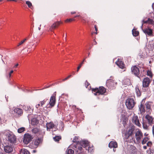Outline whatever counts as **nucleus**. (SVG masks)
Returning <instances> with one entry per match:
<instances>
[{
  "label": "nucleus",
  "mask_w": 154,
  "mask_h": 154,
  "mask_svg": "<svg viewBox=\"0 0 154 154\" xmlns=\"http://www.w3.org/2000/svg\"><path fill=\"white\" fill-rule=\"evenodd\" d=\"M81 144L84 147H85L88 146L89 143L87 140H82L81 142Z\"/></svg>",
  "instance_id": "nucleus-23"
},
{
  "label": "nucleus",
  "mask_w": 154,
  "mask_h": 154,
  "mask_svg": "<svg viewBox=\"0 0 154 154\" xmlns=\"http://www.w3.org/2000/svg\"><path fill=\"white\" fill-rule=\"evenodd\" d=\"M109 146L110 148H116L118 147L117 143L116 142L111 141L109 143Z\"/></svg>",
  "instance_id": "nucleus-19"
},
{
  "label": "nucleus",
  "mask_w": 154,
  "mask_h": 154,
  "mask_svg": "<svg viewBox=\"0 0 154 154\" xmlns=\"http://www.w3.org/2000/svg\"><path fill=\"white\" fill-rule=\"evenodd\" d=\"M68 79V78H67V77L66 78H65L64 79H63L62 81H64L67 80Z\"/></svg>",
  "instance_id": "nucleus-56"
},
{
  "label": "nucleus",
  "mask_w": 154,
  "mask_h": 154,
  "mask_svg": "<svg viewBox=\"0 0 154 154\" xmlns=\"http://www.w3.org/2000/svg\"><path fill=\"white\" fill-rule=\"evenodd\" d=\"M5 133L6 135H12L13 134L12 132L9 131H6Z\"/></svg>",
  "instance_id": "nucleus-44"
},
{
  "label": "nucleus",
  "mask_w": 154,
  "mask_h": 154,
  "mask_svg": "<svg viewBox=\"0 0 154 154\" xmlns=\"http://www.w3.org/2000/svg\"><path fill=\"white\" fill-rule=\"evenodd\" d=\"M46 126L47 130H49V131H50V129H52L54 127L55 125L53 122H51L47 123Z\"/></svg>",
  "instance_id": "nucleus-21"
},
{
  "label": "nucleus",
  "mask_w": 154,
  "mask_h": 154,
  "mask_svg": "<svg viewBox=\"0 0 154 154\" xmlns=\"http://www.w3.org/2000/svg\"><path fill=\"white\" fill-rule=\"evenodd\" d=\"M135 91L136 94L138 96H140L141 95L140 91L138 88H136Z\"/></svg>",
  "instance_id": "nucleus-34"
},
{
  "label": "nucleus",
  "mask_w": 154,
  "mask_h": 154,
  "mask_svg": "<svg viewBox=\"0 0 154 154\" xmlns=\"http://www.w3.org/2000/svg\"><path fill=\"white\" fill-rule=\"evenodd\" d=\"M133 136V135H125L124 139L126 141L129 143L134 142L135 141V140Z\"/></svg>",
  "instance_id": "nucleus-11"
},
{
  "label": "nucleus",
  "mask_w": 154,
  "mask_h": 154,
  "mask_svg": "<svg viewBox=\"0 0 154 154\" xmlns=\"http://www.w3.org/2000/svg\"><path fill=\"white\" fill-rule=\"evenodd\" d=\"M142 135L141 130L139 129L136 128L135 126L132 125L127 128L125 135Z\"/></svg>",
  "instance_id": "nucleus-1"
},
{
  "label": "nucleus",
  "mask_w": 154,
  "mask_h": 154,
  "mask_svg": "<svg viewBox=\"0 0 154 154\" xmlns=\"http://www.w3.org/2000/svg\"><path fill=\"white\" fill-rule=\"evenodd\" d=\"M43 140V139L42 138L37 137L33 141L35 147H37L38 145L41 143Z\"/></svg>",
  "instance_id": "nucleus-9"
},
{
  "label": "nucleus",
  "mask_w": 154,
  "mask_h": 154,
  "mask_svg": "<svg viewBox=\"0 0 154 154\" xmlns=\"http://www.w3.org/2000/svg\"><path fill=\"white\" fill-rule=\"evenodd\" d=\"M116 63L120 68L122 69L125 68V65L124 63L122 61L119 60V59L116 62Z\"/></svg>",
  "instance_id": "nucleus-18"
},
{
  "label": "nucleus",
  "mask_w": 154,
  "mask_h": 154,
  "mask_svg": "<svg viewBox=\"0 0 154 154\" xmlns=\"http://www.w3.org/2000/svg\"><path fill=\"white\" fill-rule=\"evenodd\" d=\"M33 138L32 135H24L23 141L25 144H27L32 140Z\"/></svg>",
  "instance_id": "nucleus-8"
},
{
  "label": "nucleus",
  "mask_w": 154,
  "mask_h": 154,
  "mask_svg": "<svg viewBox=\"0 0 154 154\" xmlns=\"http://www.w3.org/2000/svg\"><path fill=\"white\" fill-rule=\"evenodd\" d=\"M78 151L80 152L81 151H84L83 150V149L82 147H79L78 148Z\"/></svg>",
  "instance_id": "nucleus-48"
},
{
  "label": "nucleus",
  "mask_w": 154,
  "mask_h": 154,
  "mask_svg": "<svg viewBox=\"0 0 154 154\" xmlns=\"http://www.w3.org/2000/svg\"><path fill=\"white\" fill-rule=\"evenodd\" d=\"M132 73L137 77H139L140 70L138 66H132L131 68Z\"/></svg>",
  "instance_id": "nucleus-4"
},
{
  "label": "nucleus",
  "mask_w": 154,
  "mask_h": 154,
  "mask_svg": "<svg viewBox=\"0 0 154 154\" xmlns=\"http://www.w3.org/2000/svg\"><path fill=\"white\" fill-rule=\"evenodd\" d=\"M143 128L145 129H148V126L147 125L144 123V122H143Z\"/></svg>",
  "instance_id": "nucleus-41"
},
{
  "label": "nucleus",
  "mask_w": 154,
  "mask_h": 154,
  "mask_svg": "<svg viewBox=\"0 0 154 154\" xmlns=\"http://www.w3.org/2000/svg\"><path fill=\"white\" fill-rule=\"evenodd\" d=\"M145 118L148 121L149 124L152 126V124H154L153 121V118L152 117L148 115H146L145 116Z\"/></svg>",
  "instance_id": "nucleus-16"
},
{
  "label": "nucleus",
  "mask_w": 154,
  "mask_h": 154,
  "mask_svg": "<svg viewBox=\"0 0 154 154\" xmlns=\"http://www.w3.org/2000/svg\"><path fill=\"white\" fill-rule=\"evenodd\" d=\"M32 131L33 134H38L40 130L37 128H35L32 129Z\"/></svg>",
  "instance_id": "nucleus-28"
},
{
  "label": "nucleus",
  "mask_w": 154,
  "mask_h": 154,
  "mask_svg": "<svg viewBox=\"0 0 154 154\" xmlns=\"http://www.w3.org/2000/svg\"><path fill=\"white\" fill-rule=\"evenodd\" d=\"M148 140V139L147 137H145L144 138L142 142V144H143L145 143Z\"/></svg>",
  "instance_id": "nucleus-40"
},
{
  "label": "nucleus",
  "mask_w": 154,
  "mask_h": 154,
  "mask_svg": "<svg viewBox=\"0 0 154 154\" xmlns=\"http://www.w3.org/2000/svg\"><path fill=\"white\" fill-rule=\"evenodd\" d=\"M46 100H45L40 102V104L41 106H42L43 105H44L45 103Z\"/></svg>",
  "instance_id": "nucleus-45"
},
{
  "label": "nucleus",
  "mask_w": 154,
  "mask_h": 154,
  "mask_svg": "<svg viewBox=\"0 0 154 154\" xmlns=\"http://www.w3.org/2000/svg\"><path fill=\"white\" fill-rule=\"evenodd\" d=\"M26 130L25 128L21 127L17 130V132L19 134H22Z\"/></svg>",
  "instance_id": "nucleus-29"
},
{
  "label": "nucleus",
  "mask_w": 154,
  "mask_h": 154,
  "mask_svg": "<svg viewBox=\"0 0 154 154\" xmlns=\"http://www.w3.org/2000/svg\"><path fill=\"white\" fill-rule=\"evenodd\" d=\"M26 3L27 5L29 8H31L32 4L30 1H27L26 2Z\"/></svg>",
  "instance_id": "nucleus-39"
},
{
  "label": "nucleus",
  "mask_w": 154,
  "mask_h": 154,
  "mask_svg": "<svg viewBox=\"0 0 154 154\" xmlns=\"http://www.w3.org/2000/svg\"><path fill=\"white\" fill-rule=\"evenodd\" d=\"M135 104L134 100L133 98H128L126 100L125 105L129 109H132Z\"/></svg>",
  "instance_id": "nucleus-3"
},
{
  "label": "nucleus",
  "mask_w": 154,
  "mask_h": 154,
  "mask_svg": "<svg viewBox=\"0 0 154 154\" xmlns=\"http://www.w3.org/2000/svg\"><path fill=\"white\" fill-rule=\"evenodd\" d=\"M56 92H55L50 98L49 103L51 107H53L55 104L56 102Z\"/></svg>",
  "instance_id": "nucleus-6"
},
{
  "label": "nucleus",
  "mask_w": 154,
  "mask_h": 154,
  "mask_svg": "<svg viewBox=\"0 0 154 154\" xmlns=\"http://www.w3.org/2000/svg\"><path fill=\"white\" fill-rule=\"evenodd\" d=\"M94 28L95 29V30L96 31V32H95V33L96 34H97V26L96 25H94Z\"/></svg>",
  "instance_id": "nucleus-50"
},
{
  "label": "nucleus",
  "mask_w": 154,
  "mask_h": 154,
  "mask_svg": "<svg viewBox=\"0 0 154 154\" xmlns=\"http://www.w3.org/2000/svg\"><path fill=\"white\" fill-rule=\"evenodd\" d=\"M13 72H14V71L13 70H12L10 71V72L9 73V77H11V74H12Z\"/></svg>",
  "instance_id": "nucleus-52"
},
{
  "label": "nucleus",
  "mask_w": 154,
  "mask_h": 154,
  "mask_svg": "<svg viewBox=\"0 0 154 154\" xmlns=\"http://www.w3.org/2000/svg\"><path fill=\"white\" fill-rule=\"evenodd\" d=\"M92 91L95 95H103L106 92V89L103 86L100 87L99 88H92Z\"/></svg>",
  "instance_id": "nucleus-2"
},
{
  "label": "nucleus",
  "mask_w": 154,
  "mask_h": 154,
  "mask_svg": "<svg viewBox=\"0 0 154 154\" xmlns=\"http://www.w3.org/2000/svg\"><path fill=\"white\" fill-rule=\"evenodd\" d=\"M80 16V15H77L76 16H75L74 17H79Z\"/></svg>",
  "instance_id": "nucleus-57"
},
{
  "label": "nucleus",
  "mask_w": 154,
  "mask_h": 154,
  "mask_svg": "<svg viewBox=\"0 0 154 154\" xmlns=\"http://www.w3.org/2000/svg\"><path fill=\"white\" fill-rule=\"evenodd\" d=\"M150 82L149 79L148 77L145 78L143 79V86L144 88L148 87Z\"/></svg>",
  "instance_id": "nucleus-10"
},
{
  "label": "nucleus",
  "mask_w": 154,
  "mask_h": 154,
  "mask_svg": "<svg viewBox=\"0 0 154 154\" xmlns=\"http://www.w3.org/2000/svg\"><path fill=\"white\" fill-rule=\"evenodd\" d=\"M75 13H76V12L75 11L72 12H71V14H75Z\"/></svg>",
  "instance_id": "nucleus-58"
},
{
  "label": "nucleus",
  "mask_w": 154,
  "mask_h": 154,
  "mask_svg": "<svg viewBox=\"0 0 154 154\" xmlns=\"http://www.w3.org/2000/svg\"><path fill=\"white\" fill-rule=\"evenodd\" d=\"M25 110L28 112H29L31 109V108L30 106H27L25 107Z\"/></svg>",
  "instance_id": "nucleus-37"
},
{
  "label": "nucleus",
  "mask_w": 154,
  "mask_h": 154,
  "mask_svg": "<svg viewBox=\"0 0 154 154\" xmlns=\"http://www.w3.org/2000/svg\"><path fill=\"white\" fill-rule=\"evenodd\" d=\"M147 75L150 77H152V73L151 71L150 70H148L147 71Z\"/></svg>",
  "instance_id": "nucleus-42"
},
{
  "label": "nucleus",
  "mask_w": 154,
  "mask_h": 154,
  "mask_svg": "<svg viewBox=\"0 0 154 154\" xmlns=\"http://www.w3.org/2000/svg\"><path fill=\"white\" fill-rule=\"evenodd\" d=\"M20 154H30V152L25 149H22L20 151Z\"/></svg>",
  "instance_id": "nucleus-27"
},
{
  "label": "nucleus",
  "mask_w": 154,
  "mask_h": 154,
  "mask_svg": "<svg viewBox=\"0 0 154 154\" xmlns=\"http://www.w3.org/2000/svg\"><path fill=\"white\" fill-rule=\"evenodd\" d=\"M145 105L146 106L147 112H150V111L151 110V104L149 102H147L145 104Z\"/></svg>",
  "instance_id": "nucleus-24"
},
{
  "label": "nucleus",
  "mask_w": 154,
  "mask_h": 154,
  "mask_svg": "<svg viewBox=\"0 0 154 154\" xmlns=\"http://www.w3.org/2000/svg\"><path fill=\"white\" fill-rule=\"evenodd\" d=\"M14 111L15 113L17 114L19 116H21L23 113V110L19 108H15L14 109Z\"/></svg>",
  "instance_id": "nucleus-17"
},
{
  "label": "nucleus",
  "mask_w": 154,
  "mask_h": 154,
  "mask_svg": "<svg viewBox=\"0 0 154 154\" xmlns=\"http://www.w3.org/2000/svg\"><path fill=\"white\" fill-rule=\"evenodd\" d=\"M143 32L146 35L152 36V29L149 27L143 29Z\"/></svg>",
  "instance_id": "nucleus-12"
},
{
  "label": "nucleus",
  "mask_w": 154,
  "mask_h": 154,
  "mask_svg": "<svg viewBox=\"0 0 154 154\" xmlns=\"http://www.w3.org/2000/svg\"><path fill=\"white\" fill-rule=\"evenodd\" d=\"M85 61H85V58L80 63V64L79 65V66L77 68V72H78L79 71V69L81 68V67L82 66V65L83 64L84 62H85Z\"/></svg>",
  "instance_id": "nucleus-33"
},
{
  "label": "nucleus",
  "mask_w": 154,
  "mask_h": 154,
  "mask_svg": "<svg viewBox=\"0 0 154 154\" xmlns=\"http://www.w3.org/2000/svg\"><path fill=\"white\" fill-rule=\"evenodd\" d=\"M147 152L148 154H153L154 153V150L150 148L147 150Z\"/></svg>",
  "instance_id": "nucleus-35"
},
{
  "label": "nucleus",
  "mask_w": 154,
  "mask_h": 154,
  "mask_svg": "<svg viewBox=\"0 0 154 154\" xmlns=\"http://www.w3.org/2000/svg\"><path fill=\"white\" fill-rule=\"evenodd\" d=\"M0 154H5L3 152H0Z\"/></svg>",
  "instance_id": "nucleus-62"
},
{
  "label": "nucleus",
  "mask_w": 154,
  "mask_h": 154,
  "mask_svg": "<svg viewBox=\"0 0 154 154\" xmlns=\"http://www.w3.org/2000/svg\"><path fill=\"white\" fill-rule=\"evenodd\" d=\"M73 141L74 143H78L79 142V140L78 137L75 136L74 138Z\"/></svg>",
  "instance_id": "nucleus-36"
},
{
  "label": "nucleus",
  "mask_w": 154,
  "mask_h": 154,
  "mask_svg": "<svg viewBox=\"0 0 154 154\" xmlns=\"http://www.w3.org/2000/svg\"><path fill=\"white\" fill-rule=\"evenodd\" d=\"M142 135H135V137L136 139V141L135 140V141L134 143L136 144H138L140 143L141 141V137Z\"/></svg>",
  "instance_id": "nucleus-25"
},
{
  "label": "nucleus",
  "mask_w": 154,
  "mask_h": 154,
  "mask_svg": "<svg viewBox=\"0 0 154 154\" xmlns=\"http://www.w3.org/2000/svg\"><path fill=\"white\" fill-rule=\"evenodd\" d=\"M131 121L133 123L135 124L137 126L139 127L141 126V124L140 122L138 117V116L134 114L132 117Z\"/></svg>",
  "instance_id": "nucleus-5"
},
{
  "label": "nucleus",
  "mask_w": 154,
  "mask_h": 154,
  "mask_svg": "<svg viewBox=\"0 0 154 154\" xmlns=\"http://www.w3.org/2000/svg\"><path fill=\"white\" fill-rule=\"evenodd\" d=\"M132 33L133 36L135 37L138 36L139 34V32L137 31L135 29H133L132 30Z\"/></svg>",
  "instance_id": "nucleus-30"
},
{
  "label": "nucleus",
  "mask_w": 154,
  "mask_h": 154,
  "mask_svg": "<svg viewBox=\"0 0 154 154\" xmlns=\"http://www.w3.org/2000/svg\"><path fill=\"white\" fill-rule=\"evenodd\" d=\"M50 87V86H47V87H45L44 88H43L42 89H39V90H42L44 89H45V88H49V87Z\"/></svg>",
  "instance_id": "nucleus-53"
},
{
  "label": "nucleus",
  "mask_w": 154,
  "mask_h": 154,
  "mask_svg": "<svg viewBox=\"0 0 154 154\" xmlns=\"http://www.w3.org/2000/svg\"><path fill=\"white\" fill-rule=\"evenodd\" d=\"M8 140L12 145L15 144L17 142V137L15 135H8Z\"/></svg>",
  "instance_id": "nucleus-7"
},
{
  "label": "nucleus",
  "mask_w": 154,
  "mask_h": 154,
  "mask_svg": "<svg viewBox=\"0 0 154 154\" xmlns=\"http://www.w3.org/2000/svg\"><path fill=\"white\" fill-rule=\"evenodd\" d=\"M38 42H36V44L35 45V46H37V45H38Z\"/></svg>",
  "instance_id": "nucleus-61"
},
{
  "label": "nucleus",
  "mask_w": 154,
  "mask_h": 154,
  "mask_svg": "<svg viewBox=\"0 0 154 154\" xmlns=\"http://www.w3.org/2000/svg\"><path fill=\"white\" fill-rule=\"evenodd\" d=\"M143 148L144 149H146L147 148L146 146H143Z\"/></svg>",
  "instance_id": "nucleus-59"
},
{
  "label": "nucleus",
  "mask_w": 154,
  "mask_h": 154,
  "mask_svg": "<svg viewBox=\"0 0 154 154\" xmlns=\"http://www.w3.org/2000/svg\"><path fill=\"white\" fill-rule=\"evenodd\" d=\"M38 122V120L35 118H33L31 120V124L33 125L37 124Z\"/></svg>",
  "instance_id": "nucleus-26"
},
{
  "label": "nucleus",
  "mask_w": 154,
  "mask_h": 154,
  "mask_svg": "<svg viewBox=\"0 0 154 154\" xmlns=\"http://www.w3.org/2000/svg\"><path fill=\"white\" fill-rule=\"evenodd\" d=\"M27 40V38H26L23 39V40L21 42H20L17 45V46H19L20 45H21L22 44H23L25 41H26Z\"/></svg>",
  "instance_id": "nucleus-43"
},
{
  "label": "nucleus",
  "mask_w": 154,
  "mask_h": 154,
  "mask_svg": "<svg viewBox=\"0 0 154 154\" xmlns=\"http://www.w3.org/2000/svg\"><path fill=\"white\" fill-rule=\"evenodd\" d=\"M53 139L55 141L58 142L61 139V137L60 136L56 135L53 137Z\"/></svg>",
  "instance_id": "nucleus-31"
},
{
  "label": "nucleus",
  "mask_w": 154,
  "mask_h": 154,
  "mask_svg": "<svg viewBox=\"0 0 154 154\" xmlns=\"http://www.w3.org/2000/svg\"><path fill=\"white\" fill-rule=\"evenodd\" d=\"M114 85V82L112 80H107L106 82V85L109 88H111Z\"/></svg>",
  "instance_id": "nucleus-20"
},
{
  "label": "nucleus",
  "mask_w": 154,
  "mask_h": 154,
  "mask_svg": "<svg viewBox=\"0 0 154 154\" xmlns=\"http://www.w3.org/2000/svg\"><path fill=\"white\" fill-rule=\"evenodd\" d=\"M72 76V75H69L68 76H67V78H68V79H69V78H70Z\"/></svg>",
  "instance_id": "nucleus-60"
},
{
  "label": "nucleus",
  "mask_w": 154,
  "mask_h": 154,
  "mask_svg": "<svg viewBox=\"0 0 154 154\" xmlns=\"http://www.w3.org/2000/svg\"><path fill=\"white\" fill-rule=\"evenodd\" d=\"M152 143L151 142L149 141L147 143V146H148L150 147L152 145Z\"/></svg>",
  "instance_id": "nucleus-47"
},
{
  "label": "nucleus",
  "mask_w": 154,
  "mask_h": 154,
  "mask_svg": "<svg viewBox=\"0 0 154 154\" xmlns=\"http://www.w3.org/2000/svg\"><path fill=\"white\" fill-rule=\"evenodd\" d=\"M13 150V148L11 146L7 145L4 147V150L6 153H10Z\"/></svg>",
  "instance_id": "nucleus-14"
},
{
  "label": "nucleus",
  "mask_w": 154,
  "mask_h": 154,
  "mask_svg": "<svg viewBox=\"0 0 154 154\" xmlns=\"http://www.w3.org/2000/svg\"><path fill=\"white\" fill-rule=\"evenodd\" d=\"M77 152H78V154H84V151L79 152L78 151H77Z\"/></svg>",
  "instance_id": "nucleus-51"
},
{
  "label": "nucleus",
  "mask_w": 154,
  "mask_h": 154,
  "mask_svg": "<svg viewBox=\"0 0 154 154\" xmlns=\"http://www.w3.org/2000/svg\"><path fill=\"white\" fill-rule=\"evenodd\" d=\"M146 19H147V18H146ZM143 23H148L149 24L153 25L154 24V21L153 19L150 18H147V20H143L142 24L141 26V27H142Z\"/></svg>",
  "instance_id": "nucleus-13"
},
{
  "label": "nucleus",
  "mask_w": 154,
  "mask_h": 154,
  "mask_svg": "<svg viewBox=\"0 0 154 154\" xmlns=\"http://www.w3.org/2000/svg\"><path fill=\"white\" fill-rule=\"evenodd\" d=\"M126 124V122H125L124 123V126H125V125Z\"/></svg>",
  "instance_id": "nucleus-64"
},
{
  "label": "nucleus",
  "mask_w": 154,
  "mask_h": 154,
  "mask_svg": "<svg viewBox=\"0 0 154 154\" xmlns=\"http://www.w3.org/2000/svg\"><path fill=\"white\" fill-rule=\"evenodd\" d=\"M24 135H30V134L29 133H25L24 134Z\"/></svg>",
  "instance_id": "nucleus-63"
},
{
  "label": "nucleus",
  "mask_w": 154,
  "mask_h": 154,
  "mask_svg": "<svg viewBox=\"0 0 154 154\" xmlns=\"http://www.w3.org/2000/svg\"><path fill=\"white\" fill-rule=\"evenodd\" d=\"M75 19L74 18L67 19L65 21L66 23L70 22L73 21H75Z\"/></svg>",
  "instance_id": "nucleus-38"
},
{
  "label": "nucleus",
  "mask_w": 154,
  "mask_h": 154,
  "mask_svg": "<svg viewBox=\"0 0 154 154\" xmlns=\"http://www.w3.org/2000/svg\"><path fill=\"white\" fill-rule=\"evenodd\" d=\"M40 105L39 104L36 105L35 106L37 108H38L40 106Z\"/></svg>",
  "instance_id": "nucleus-54"
},
{
  "label": "nucleus",
  "mask_w": 154,
  "mask_h": 154,
  "mask_svg": "<svg viewBox=\"0 0 154 154\" xmlns=\"http://www.w3.org/2000/svg\"><path fill=\"white\" fill-rule=\"evenodd\" d=\"M139 110L140 111L141 114L144 113L145 112V107L141 103L139 106Z\"/></svg>",
  "instance_id": "nucleus-22"
},
{
  "label": "nucleus",
  "mask_w": 154,
  "mask_h": 154,
  "mask_svg": "<svg viewBox=\"0 0 154 154\" xmlns=\"http://www.w3.org/2000/svg\"><path fill=\"white\" fill-rule=\"evenodd\" d=\"M63 22L61 21H57L54 22L53 24L51 26L50 29L51 30L52 29H55L56 28L58 27L60 24H62Z\"/></svg>",
  "instance_id": "nucleus-15"
},
{
  "label": "nucleus",
  "mask_w": 154,
  "mask_h": 154,
  "mask_svg": "<svg viewBox=\"0 0 154 154\" xmlns=\"http://www.w3.org/2000/svg\"><path fill=\"white\" fill-rule=\"evenodd\" d=\"M66 152L67 154H73L74 151L71 149H67Z\"/></svg>",
  "instance_id": "nucleus-32"
},
{
  "label": "nucleus",
  "mask_w": 154,
  "mask_h": 154,
  "mask_svg": "<svg viewBox=\"0 0 154 154\" xmlns=\"http://www.w3.org/2000/svg\"><path fill=\"white\" fill-rule=\"evenodd\" d=\"M18 65L19 64L18 63H17L14 66V68H17V67L18 66Z\"/></svg>",
  "instance_id": "nucleus-55"
},
{
  "label": "nucleus",
  "mask_w": 154,
  "mask_h": 154,
  "mask_svg": "<svg viewBox=\"0 0 154 154\" xmlns=\"http://www.w3.org/2000/svg\"><path fill=\"white\" fill-rule=\"evenodd\" d=\"M57 130V127L56 125H55L54 127V128H53L52 129V131H55Z\"/></svg>",
  "instance_id": "nucleus-49"
},
{
  "label": "nucleus",
  "mask_w": 154,
  "mask_h": 154,
  "mask_svg": "<svg viewBox=\"0 0 154 154\" xmlns=\"http://www.w3.org/2000/svg\"><path fill=\"white\" fill-rule=\"evenodd\" d=\"M85 86L86 88H88V86L90 85L89 83L87 81H86L85 82Z\"/></svg>",
  "instance_id": "nucleus-46"
}]
</instances>
